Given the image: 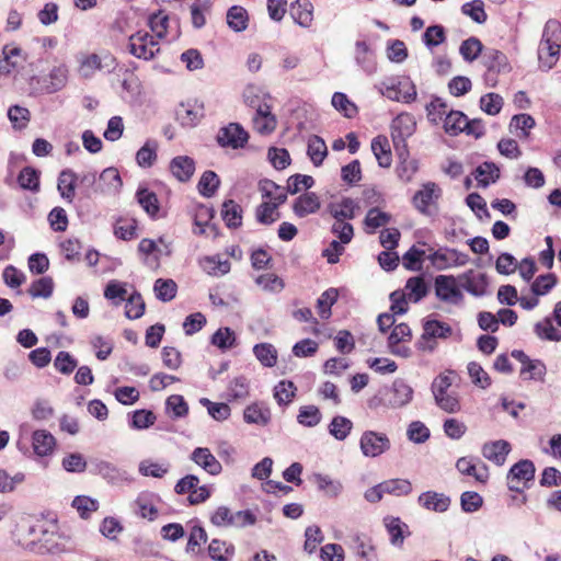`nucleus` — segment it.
Instances as JSON below:
<instances>
[{
	"label": "nucleus",
	"mask_w": 561,
	"mask_h": 561,
	"mask_svg": "<svg viewBox=\"0 0 561 561\" xmlns=\"http://www.w3.org/2000/svg\"><path fill=\"white\" fill-rule=\"evenodd\" d=\"M27 548L38 554H58L66 551L62 537L45 527L44 523L32 525L27 529Z\"/></svg>",
	"instance_id": "1"
},
{
	"label": "nucleus",
	"mask_w": 561,
	"mask_h": 561,
	"mask_svg": "<svg viewBox=\"0 0 561 561\" xmlns=\"http://www.w3.org/2000/svg\"><path fill=\"white\" fill-rule=\"evenodd\" d=\"M561 48V25L556 20H549L543 28L538 47V58L541 66L550 70L557 62Z\"/></svg>",
	"instance_id": "2"
},
{
	"label": "nucleus",
	"mask_w": 561,
	"mask_h": 561,
	"mask_svg": "<svg viewBox=\"0 0 561 561\" xmlns=\"http://www.w3.org/2000/svg\"><path fill=\"white\" fill-rule=\"evenodd\" d=\"M453 333L451 327L435 319H425L423 321V334L416 342L420 351L433 352L436 347L435 339H448Z\"/></svg>",
	"instance_id": "3"
},
{
	"label": "nucleus",
	"mask_w": 561,
	"mask_h": 561,
	"mask_svg": "<svg viewBox=\"0 0 561 561\" xmlns=\"http://www.w3.org/2000/svg\"><path fill=\"white\" fill-rule=\"evenodd\" d=\"M128 51L145 60H150L160 51L159 42L148 32H136L128 38Z\"/></svg>",
	"instance_id": "4"
},
{
	"label": "nucleus",
	"mask_w": 561,
	"mask_h": 561,
	"mask_svg": "<svg viewBox=\"0 0 561 561\" xmlns=\"http://www.w3.org/2000/svg\"><path fill=\"white\" fill-rule=\"evenodd\" d=\"M437 271L454 266H463L469 262V255L456 249L442 247L426 257Z\"/></svg>",
	"instance_id": "5"
},
{
	"label": "nucleus",
	"mask_w": 561,
	"mask_h": 561,
	"mask_svg": "<svg viewBox=\"0 0 561 561\" xmlns=\"http://www.w3.org/2000/svg\"><path fill=\"white\" fill-rule=\"evenodd\" d=\"M390 447V439L385 433L365 431L359 438V448L365 457L376 458L388 451Z\"/></svg>",
	"instance_id": "6"
},
{
	"label": "nucleus",
	"mask_w": 561,
	"mask_h": 561,
	"mask_svg": "<svg viewBox=\"0 0 561 561\" xmlns=\"http://www.w3.org/2000/svg\"><path fill=\"white\" fill-rule=\"evenodd\" d=\"M536 468L531 460L522 459L514 463L507 473V486L511 491L523 493L524 488L520 482L527 486L529 481L535 479Z\"/></svg>",
	"instance_id": "7"
},
{
	"label": "nucleus",
	"mask_w": 561,
	"mask_h": 561,
	"mask_svg": "<svg viewBox=\"0 0 561 561\" xmlns=\"http://www.w3.org/2000/svg\"><path fill=\"white\" fill-rule=\"evenodd\" d=\"M436 297L447 304L460 305L463 295L457 285L456 277L453 275H438L434 280Z\"/></svg>",
	"instance_id": "8"
},
{
	"label": "nucleus",
	"mask_w": 561,
	"mask_h": 561,
	"mask_svg": "<svg viewBox=\"0 0 561 561\" xmlns=\"http://www.w3.org/2000/svg\"><path fill=\"white\" fill-rule=\"evenodd\" d=\"M68 69L65 65L54 67L47 77H33L32 83L39 84V91L51 94L60 91L67 83Z\"/></svg>",
	"instance_id": "9"
},
{
	"label": "nucleus",
	"mask_w": 561,
	"mask_h": 561,
	"mask_svg": "<svg viewBox=\"0 0 561 561\" xmlns=\"http://www.w3.org/2000/svg\"><path fill=\"white\" fill-rule=\"evenodd\" d=\"M248 139V131L238 123H230L228 126L220 128L217 135V141L221 147L233 149L243 148Z\"/></svg>",
	"instance_id": "10"
},
{
	"label": "nucleus",
	"mask_w": 561,
	"mask_h": 561,
	"mask_svg": "<svg viewBox=\"0 0 561 561\" xmlns=\"http://www.w3.org/2000/svg\"><path fill=\"white\" fill-rule=\"evenodd\" d=\"M415 127L414 117L410 114H400L392 121L391 137L397 149L400 146L405 147L407 138L414 134Z\"/></svg>",
	"instance_id": "11"
},
{
	"label": "nucleus",
	"mask_w": 561,
	"mask_h": 561,
	"mask_svg": "<svg viewBox=\"0 0 561 561\" xmlns=\"http://www.w3.org/2000/svg\"><path fill=\"white\" fill-rule=\"evenodd\" d=\"M482 64L486 68V78L493 73H508L512 69L506 55L495 48L484 49Z\"/></svg>",
	"instance_id": "12"
},
{
	"label": "nucleus",
	"mask_w": 561,
	"mask_h": 561,
	"mask_svg": "<svg viewBox=\"0 0 561 561\" xmlns=\"http://www.w3.org/2000/svg\"><path fill=\"white\" fill-rule=\"evenodd\" d=\"M460 286L476 297H482L486 294L489 285L485 274H476L472 270L459 276Z\"/></svg>",
	"instance_id": "13"
},
{
	"label": "nucleus",
	"mask_w": 561,
	"mask_h": 561,
	"mask_svg": "<svg viewBox=\"0 0 561 561\" xmlns=\"http://www.w3.org/2000/svg\"><path fill=\"white\" fill-rule=\"evenodd\" d=\"M190 458L192 461H194L197 466L202 467L207 473L211 476H218L222 470L221 463L206 447L195 448L192 451Z\"/></svg>",
	"instance_id": "14"
},
{
	"label": "nucleus",
	"mask_w": 561,
	"mask_h": 561,
	"mask_svg": "<svg viewBox=\"0 0 561 561\" xmlns=\"http://www.w3.org/2000/svg\"><path fill=\"white\" fill-rule=\"evenodd\" d=\"M159 496L154 493L144 492L138 495L134 503L135 513L141 518L154 520L158 516V510L154 505Z\"/></svg>",
	"instance_id": "15"
},
{
	"label": "nucleus",
	"mask_w": 561,
	"mask_h": 561,
	"mask_svg": "<svg viewBox=\"0 0 561 561\" xmlns=\"http://www.w3.org/2000/svg\"><path fill=\"white\" fill-rule=\"evenodd\" d=\"M355 61L367 75H373L377 69L374 50L365 41L355 43Z\"/></svg>",
	"instance_id": "16"
},
{
	"label": "nucleus",
	"mask_w": 561,
	"mask_h": 561,
	"mask_svg": "<svg viewBox=\"0 0 561 561\" xmlns=\"http://www.w3.org/2000/svg\"><path fill=\"white\" fill-rule=\"evenodd\" d=\"M417 502L422 507L437 513H444L450 506V497L435 491L421 493Z\"/></svg>",
	"instance_id": "17"
},
{
	"label": "nucleus",
	"mask_w": 561,
	"mask_h": 561,
	"mask_svg": "<svg viewBox=\"0 0 561 561\" xmlns=\"http://www.w3.org/2000/svg\"><path fill=\"white\" fill-rule=\"evenodd\" d=\"M99 184L94 188V192L100 193H117L123 186V182L119 172L116 168H106L99 175Z\"/></svg>",
	"instance_id": "18"
},
{
	"label": "nucleus",
	"mask_w": 561,
	"mask_h": 561,
	"mask_svg": "<svg viewBox=\"0 0 561 561\" xmlns=\"http://www.w3.org/2000/svg\"><path fill=\"white\" fill-rule=\"evenodd\" d=\"M510 451L511 445L508 442L504 439L485 443L482 446L483 457L497 466H502L505 462L506 456L508 455Z\"/></svg>",
	"instance_id": "19"
},
{
	"label": "nucleus",
	"mask_w": 561,
	"mask_h": 561,
	"mask_svg": "<svg viewBox=\"0 0 561 561\" xmlns=\"http://www.w3.org/2000/svg\"><path fill=\"white\" fill-rule=\"evenodd\" d=\"M320 206L318 195L313 192H308L296 198L293 210L297 217L304 218L310 214H316L320 209Z\"/></svg>",
	"instance_id": "20"
},
{
	"label": "nucleus",
	"mask_w": 561,
	"mask_h": 561,
	"mask_svg": "<svg viewBox=\"0 0 561 561\" xmlns=\"http://www.w3.org/2000/svg\"><path fill=\"white\" fill-rule=\"evenodd\" d=\"M79 175L71 169H65L59 173L57 188L60 196L68 203H72L76 195V183Z\"/></svg>",
	"instance_id": "21"
},
{
	"label": "nucleus",
	"mask_w": 561,
	"mask_h": 561,
	"mask_svg": "<svg viewBox=\"0 0 561 561\" xmlns=\"http://www.w3.org/2000/svg\"><path fill=\"white\" fill-rule=\"evenodd\" d=\"M170 171L180 182H187L194 174L195 162L191 157L178 156L171 160Z\"/></svg>",
	"instance_id": "22"
},
{
	"label": "nucleus",
	"mask_w": 561,
	"mask_h": 561,
	"mask_svg": "<svg viewBox=\"0 0 561 561\" xmlns=\"http://www.w3.org/2000/svg\"><path fill=\"white\" fill-rule=\"evenodd\" d=\"M358 204L351 197H343L340 204L331 203L328 211L335 220H352L356 217Z\"/></svg>",
	"instance_id": "23"
},
{
	"label": "nucleus",
	"mask_w": 561,
	"mask_h": 561,
	"mask_svg": "<svg viewBox=\"0 0 561 561\" xmlns=\"http://www.w3.org/2000/svg\"><path fill=\"white\" fill-rule=\"evenodd\" d=\"M472 175L478 181V186L485 188L500 179V169L495 163L485 161L474 169Z\"/></svg>",
	"instance_id": "24"
},
{
	"label": "nucleus",
	"mask_w": 561,
	"mask_h": 561,
	"mask_svg": "<svg viewBox=\"0 0 561 561\" xmlns=\"http://www.w3.org/2000/svg\"><path fill=\"white\" fill-rule=\"evenodd\" d=\"M290 15L302 27H308L313 19V7L309 0H296L290 4Z\"/></svg>",
	"instance_id": "25"
},
{
	"label": "nucleus",
	"mask_w": 561,
	"mask_h": 561,
	"mask_svg": "<svg viewBox=\"0 0 561 561\" xmlns=\"http://www.w3.org/2000/svg\"><path fill=\"white\" fill-rule=\"evenodd\" d=\"M32 445L34 453L43 457L51 454L56 439L48 431L36 430L32 435Z\"/></svg>",
	"instance_id": "26"
},
{
	"label": "nucleus",
	"mask_w": 561,
	"mask_h": 561,
	"mask_svg": "<svg viewBox=\"0 0 561 561\" xmlns=\"http://www.w3.org/2000/svg\"><path fill=\"white\" fill-rule=\"evenodd\" d=\"M243 419L249 424L265 426L271 421V411L263 403H252L245 408Z\"/></svg>",
	"instance_id": "27"
},
{
	"label": "nucleus",
	"mask_w": 561,
	"mask_h": 561,
	"mask_svg": "<svg viewBox=\"0 0 561 561\" xmlns=\"http://www.w3.org/2000/svg\"><path fill=\"white\" fill-rule=\"evenodd\" d=\"M242 213L241 206L233 199L222 203L221 217L228 228L236 229L242 225Z\"/></svg>",
	"instance_id": "28"
},
{
	"label": "nucleus",
	"mask_w": 561,
	"mask_h": 561,
	"mask_svg": "<svg viewBox=\"0 0 561 561\" xmlns=\"http://www.w3.org/2000/svg\"><path fill=\"white\" fill-rule=\"evenodd\" d=\"M136 199L149 217H158L160 205L156 193L149 191L147 187L139 186L136 192Z\"/></svg>",
	"instance_id": "29"
},
{
	"label": "nucleus",
	"mask_w": 561,
	"mask_h": 561,
	"mask_svg": "<svg viewBox=\"0 0 561 561\" xmlns=\"http://www.w3.org/2000/svg\"><path fill=\"white\" fill-rule=\"evenodd\" d=\"M203 116V107L191 103H181L176 110V119L183 126L196 125Z\"/></svg>",
	"instance_id": "30"
},
{
	"label": "nucleus",
	"mask_w": 561,
	"mask_h": 561,
	"mask_svg": "<svg viewBox=\"0 0 561 561\" xmlns=\"http://www.w3.org/2000/svg\"><path fill=\"white\" fill-rule=\"evenodd\" d=\"M371 150L381 168H389L392 162L390 146L387 137L377 136L371 140Z\"/></svg>",
	"instance_id": "31"
},
{
	"label": "nucleus",
	"mask_w": 561,
	"mask_h": 561,
	"mask_svg": "<svg viewBox=\"0 0 561 561\" xmlns=\"http://www.w3.org/2000/svg\"><path fill=\"white\" fill-rule=\"evenodd\" d=\"M437 185L433 182H428L423 185L422 190L414 194L412 203L420 213L426 214L427 207L432 203L433 198H438V195H435Z\"/></svg>",
	"instance_id": "32"
},
{
	"label": "nucleus",
	"mask_w": 561,
	"mask_h": 561,
	"mask_svg": "<svg viewBox=\"0 0 561 561\" xmlns=\"http://www.w3.org/2000/svg\"><path fill=\"white\" fill-rule=\"evenodd\" d=\"M307 154L314 167H320L328 156L325 141L320 136H310L308 139Z\"/></svg>",
	"instance_id": "33"
},
{
	"label": "nucleus",
	"mask_w": 561,
	"mask_h": 561,
	"mask_svg": "<svg viewBox=\"0 0 561 561\" xmlns=\"http://www.w3.org/2000/svg\"><path fill=\"white\" fill-rule=\"evenodd\" d=\"M405 290L409 300L417 304L428 294V286L423 276H413L407 280Z\"/></svg>",
	"instance_id": "34"
},
{
	"label": "nucleus",
	"mask_w": 561,
	"mask_h": 561,
	"mask_svg": "<svg viewBox=\"0 0 561 561\" xmlns=\"http://www.w3.org/2000/svg\"><path fill=\"white\" fill-rule=\"evenodd\" d=\"M249 22L248 11L240 5H232L227 11V24L234 32L247 30Z\"/></svg>",
	"instance_id": "35"
},
{
	"label": "nucleus",
	"mask_w": 561,
	"mask_h": 561,
	"mask_svg": "<svg viewBox=\"0 0 561 561\" xmlns=\"http://www.w3.org/2000/svg\"><path fill=\"white\" fill-rule=\"evenodd\" d=\"M220 185V179L216 172L211 170L205 171L197 184L198 192L204 197H213Z\"/></svg>",
	"instance_id": "36"
},
{
	"label": "nucleus",
	"mask_w": 561,
	"mask_h": 561,
	"mask_svg": "<svg viewBox=\"0 0 561 561\" xmlns=\"http://www.w3.org/2000/svg\"><path fill=\"white\" fill-rule=\"evenodd\" d=\"M393 399L391 404L396 408L407 405L413 396V389L402 379H397L392 383Z\"/></svg>",
	"instance_id": "37"
},
{
	"label": "nucleus",
	"mask_w": 561,
	"mask_h": 561,
	"mask_svg": "<svg viewBox=\"0 0 561 561\" xmlns=\"http://www.w3.org/2000/svg\"><path fill=\"white\" fill-rule=\"evenodd\" d=\"M165 412L171 419L178 420L188 414V404L181 394H172L165 400Z\"/></svg>",
	"instance_id": "38"
},
{
	"label": "nucleus",
	"mask_w": 561,
	"mask_h": 561,
	"mask_svg": "<svg viewBox=\"0 0 561 561\" xmlns=\"http://www.w3.org/2000/svg\"><path fill=\"white\" fill-rule=\"evenodd\" d=\"M339 297V291L336 288H329L324 290L320 297L317 299V309L320 318L327 320L331 317L332 306L336 302Z\"/></svg>",
	"instance_id": "39"
},
{
	"label": "nucleus",
	"mask_w": 561,
	"mask_h": 561,
	"mask_svg": "<svg viewBox=\"0 0 561 561\" xmlns=\"http://www.w3.org/2000/svg\"><path fill=\"white\" fill-rule=\"evenodd\" d=\"M18 183L22 190H27L31 192L39 191V171L32 167H24L19 175Z\"/></svg>",
	"instance_id": "40"
},
{
	"label": "nucleus",
	"mask_w": 561,
	"mask_h": 561,
	"mask_svg": "<svg viewBox=\"0 0 561 561\" xmlns=\"http://www.w3.org/2000/svg\"><path fill=\"white\" fill-rule=\"evenodd\" d=\"M457 470L465 474L474 477L479 482H485L488 479L486 466H483L482 471H478L473 459L470 457H461L456 462Z\"/></svg>",
	"instance_id": "41"
},
{
	"label": "nucleus",
	"mask_w": 561,
	"mask_h": 561,
	"mask_svg": "<svg viewBox=\"0 0 561 561\" xmlns=\"http://www.w3.org/2000/svg\"><path fill=\"white\" fill-rule=\"evenodd\" d=\"M468 117L460 111H450L445 115L444 129L450 136H457L463 133L462 125L467 123Z\"/></svg>",
	"instance_id": "42"
},
{
	"label": "nucleus",
	"mask_w": 561,
	"mask_h": 561,
	"mask_svg": "<svg viewBox=\"0 0 561 561\" xmlns=\"http://www.w3.org/2000/svg\"><path fill=\"white\" fill-rule=\"evenodd\" d=\"M535 124V119L531 115L522 113L512 117L510 129L511 131H515L518 137L526 138Z\"/></svg>",
	"instance_id": "43"
},
{
	"label": "nucleus",
	"mask_w": 561,
	"mask_h": 561,
	"mask_svg": "<svg viewBox=\"0 0 561 561\" xmlns=\"http://www.w3.org/2000/svg\"><path fill=\"white\" fill-rule=\"evenodd\" d=\"M353 428V422L341 415H336L329 424V433L337 440H344Z\"/></svg>",
	"instance_id": "44"
},
{
	"label": "nucleus",
	"mask_w": 561,
	"mask_h": 561,
	"mask_svg": "<svg viewBox=\"0 0 561 561\" xmlns=\"http://www.w3.org/2000/svg\"><path fill=\"white\" fill-rule=\"evenodd\" d=\"M483 51L481 41L474 36L465 39L459 47L460 55L468 62L476 60Z\"/></svg>",
	"instance_id": "45"
},
{
	"label": "nucleus",
	"mask_w": 561,
	"mask_h": 561,
	"mask_svg": "<svg viewBox=\"0 0 561 561\" xmlns=\"http://www.w3.org/2000/svg\"><path fill=\"white\" fill-rule=\"evenodd\" d=\"M253 353L257 360L265 367H273L277 363L276 348L270 343L254 345Z\"/></svg>",
	"instance_id": "46"
},
{
	"label": "nucleus",
	"mask_w": 561,
	"mask_h": 561,
	"mask_svg": "<svg viewBox=\"0 0 561 561\" xmlns=\"http://www.w3.org/2000/svg\"><path fill=\"white\" fill-rule=\"evenodd\" d=\"M158 144L156 140H147L137 151L136 161L141 168H150L157 160Z\"/></svg>",
	"instance_id": "47"
},
{
	"label": "nucleus",
	"mask_w": 561,
	"mask_h": 561,
	"mask_svg": "<svg viewBox=\"0 0 561 561\" xmlns=\"http://www.w3.org/2000/svg\"><path fill=\"white\" fill-rule=\"evenodd\" d=\"M153 290L159 300L167 302L175 297L178 285L173 279L158 278L154 282Z\"/></svg>",
	"instance_id": "48"
},
{
	"label": "nucleus",
	"mask_w": 561,
	"mask_h": 561,
	"mask_svg": "<svg viewBox=\"0 0 561 561\" xmlns=\"http://www.w3.org/2000/svg\"><path fill=\"white\" fill-rule=\"evenodd\" d=\"M279 211L276 209V205H272L268 202L261 203L255 209V219L261 225L270 226L279 219Z\"/></svg>",
	"instance_id": "49"
},
{
	"label": "nucleus",
	"mask_w": 561,
	"mask_h": 561,
	"mask_svg": "<svg viewBox=\"0 0 561 561\" xmlns=\"http://www.w3.org/2000/svg\"><path fill=\"white\" fill-rule=\"evenodd\" d=\"M27 291L33 298H49L54 291L53 278L45 276L34 280Z\"/></svg>",
	"instance_id": "50"
},
{
	"label": "nucleus",
	"mask_w": 561,
	"mask_h": 561,
	"mask_svg": "<svg viewBox=\"0 0 561 561\" xmlns=\"http://www.w3.org/2000/svg\"><path fill=\"white\" fill-rule=\"evenodd\" d=\"M8 117L14 129L22 130L26 128L31 119V113L26 107L12 105L8 110Z\"/></svg>",
	"instance_id": "51"
},
{
	"label": "nucleus",
	"mask_w": 561,
	"mask_h": 561,
	"mask_svg": "<svg viewBox=\"0 0 561 561\" xmlns=\"http://www.w3.org/2000/svg\"><path fill=\"white\" fill-rule=\"evenodd\" d=\"M387 530L390 535V542L393 546H402L404 541L403 529L408 526L399 517L385 518Z\"/></svg>",
	"instance_id": "52"
},
{
	"label": "nucleus",
	"mask_w": 561,
	"mask_h": 561,
	"mask_svg": "<svg viewBox=\"0 0 561 561\" xmlns=\"http://www.w3.org/2000/svg\"><path fill=\"white\" fill-rule=\"evenodd\" d=\"M199 403L207 409L208 414L216 421H225L230 416L231 409L227 403H216L207 398H201Z\"/></svg>",
	"instance_id": "53"
},
{
	"label": "nucleus",
	"mask_w": 561,
	"mask_h": 561,
	"mask_svg": "<svg viewBox=\"0 0 561 561\" xmlns=\"http://www.w3.org/2000/svg\"><path fill=\"white\" fill-rule=\"evenodd\" d=\"M385 494L396 496L408 495L412 492V484L407 479H390L381 482Z\"/></svg>",
	"instance_id": "54"
},
{
	"label": "nucleus",
	"mask_w": 561,
	"mask_h": 561,
	"mask_svg": "<svg viewBox=\"0 0 561 561\" xmlns=\"http://www.w3.org/2000/svg\"><path fill=\"white\" fill-rule=\"evenodd\" d=\"M535 333L541 340L547 341H561V333L553 327L552 320L547 317L542 321L535 324Z\"/></svg>",
	"instance_id": "55"
},
{
	"label": "nucleus",
	"mask_w": 561,
	"mask_h": 561,
	"mask_svg": "<svg viewBox=\"0 0 561 561\" xmlns=\"http://www.w3.org/2000/svg\"><path fill=\"white\" fill-rule=\"evenodd\" d=\"M211 344L222 351L229 350L236 344V334L228 327L220 328L213 334Z\"/></svg>",
	"instance_id": "56"
},
{
	"label": "nucleus",
	"mask_w": 561,
	"mask_h": 561,
	"mask_svg": "<svg viewBox=\"0 0 561 561\" xmlns=\"http://www.w3.org/2000/svg\"><path fill=\"white\" fill-rule=\"evenodd\" d=\"M321 419V412L316 405L301 407L297 415L298 423L307 427H313L318 425Z\"/></svg>",
	"instance_id": "57"
},
{
	"label": "nucleus",
	"mask_w": 561,
	"mask_h": 561,
	"mask_svg": "<svg viewBox=\"0 0 561 561\" xmlns=\"http://www.w3.org/2000/svg\"><path fill=\"white\" fill-rule=\"evenodd\" d=\"M296 387L293 381L282 380L274 388V398L279 405H287L295 397Z\"/></svg>",
	"instance_id": "58"
},
{
	"label": "nucleus",
	"mask_w": 561,
	"mask_h": 561,
	"mask_svg": "<svg viewBox=\"0 0 561 561\" xmlns=\"http://www.w3.org/2000/svg\"><path fill=\"white\" fill-rule=\"evenodd\" d=\"M461 12L465 15H468L478 24H483L488 15L484 11V3L482 0H473L471 2H466L461 5Z\"/></svg>",
	"instance_id": "59"
},
{
	"label": "nucleus",
	"mask_w": 561,
	"mask_h": 561,
	"mask_svg": "<svg viewBox=\"0 0 561 561\" xmlns=\"http://www.w3.org/2000/svg\"><path fill=\"white\" fill-rule=\"evenodd\" d=\"M558 278L553 273L539 275L531 284V291L536 296L547 295L556 285Z\"/></svg>",
	"instance_id": "60"
},
{
	"label": "nucleus",
	"mask_w": 561,
	"mask_h": 561,
	"mask_svg": "<svg viewBox=\"0 0 561 561\" xmlns=\"http://www.w3.org/2000/svg\"><path fill=\"white\" fill-rule=\"evenodd\" d=\"M145 301L138 291H134L127 299L125 314L128 319H138L145 312Z\"/></svg>",
	"instance_id": "61"
},
{
	"label": "nucleus",
	"mask_w": 561,
	"mask_h": 561,
	"mask_svg": "<svg viewBox=\"0 0 561 561\" xmlns=\"http://www.w3.org/2000/svg\"><path fill=\"white\" fill-rule=\"evenodd\" d=\"M77 366V359L67 351H60L54 359V367L62 375H70Z\"/></svg>",
	"instance_id": "62"
},
{
	"label": "nucleus",
	"mask_w": 561,
	"mask_h": 561,
	"mask_svg": "<svg viewBox=\"0 0 561 561\" xmlns=\"http://www.w3.org/2000/svg\"><path fill=\"white\" fill-rule=\"evenodd\" d=\"M424 255V250L417 249L413 245L403 254L402 264L409 271H420L422 268Z\"/></svg>",
	"instance_id": "63"
},
{
	"label": "nucleus",
	"mask_w": 561,
	"mask_h": 561,
	"mask_svg": "<svg viewBox=\"0 0 561 561\" xmlns=\"http://www.w3.org/2000/svg\"><path fill=\"white\" fill-rule=\"evenodd\" d=\"M156 414L150 410H136L131 414L130 426L136 430H145L156 422Z\"/></svg>",
	"instance_id": "64"
}]
</instances>
